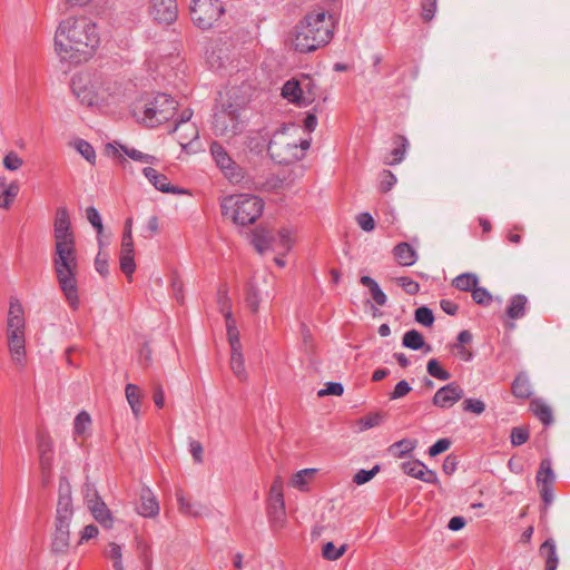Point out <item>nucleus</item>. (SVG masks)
I'll return each mask as SVG.
<instances>
[{"mask_svg":"<svg viewBox=\"0 0 570 570\" xmlns=\"http://www.w3.org/2000/svg\"><path fill=\"white\" fill-rule=\"evenodd\" d=\"M245 129V122L240 117V107L228 104L217 108L213 115L212 130L223 138H233L242 134Z\"/></svg>","mask_w":570,"mask_h":570,"instance_id":"423d86ee","label":"nucleus"},{"mask_svg":"<svg viewBox=\"0 0 570 570\" xmlns=\"http://www.w3.org/2000/svg\"><path fill=\"white\" fill-rule=\"evenodd\" d=\"M267 513L273 527L282 528L286 522L285 501H271Z\"/></svg>","mask_w":570,"mask_h":570,"instance_id":"c85d7f7f","label":"nucleus"},{"mask_svg":"<svg viewBox=\"0 0 570 570\" xmlns=\"http://www.w3.org/2000/svg\"><path fill=\"white\" fill-rule=\"evenodd\" d=\"M415 321L423 326L430 327L434 323V315L431 308L421 306L415 311Z\"/></svg>","mask_w":570,"mask_h":570,"instance_id":"864d4df0","label":"nucleus"},{"mask_svg":"<svg viewBox=\"0 0 570 570\" xmlns=\"http://www.w3.org/2000/svg\"><path fill=\"white\" fill-rule=\"evenodd\" d=\"M268 154L278 164L288 165L303 158L298 142L288 128L274 132L268 144Z\"/></svg>","mask_w":570,"mask_h":570,"instance_id":"0eeeda50","label":"nucleus"},{"mask_svg":"<svg viewBox=\"0 0 570 570\" xmlns=\"http://www.w3.org/2000/svg\"><path fill=\"white\" fill-rule=\"evenodd\" d=\"M134 509L145 518H153L159 513L158 501H134Z\"/></svg>","mask_w":570,"mask_h":570,"instance_id":"37998d69","label":"nucleus"},{"mask_svg":"<svg viewBox=\"0 0 570 570\" xmlns=\"http://www.w3.org/2000/svg\"><path fill=\"white\" fill-rule=\"evenodd\" d=\"M402 344L413 351L425 346L423 335L416 330H410L403 335Z\"/></svg>","mask_w":570,"mask_h":570,"instance_id":"c03bdc74","label":"nucleus"},{"mask_svg":"<svg viewBox=\"0 0 570 570\" xmlns=\"http://www.w3.org/2000/svg\"><path fill=\"white\" fill-rule=\"evenodd\" d=\"M346 551V544L336 548L333 542H327L323 546L322 556L326 560L335 561L340 559Z\"/></svg>","mask_w":570,"mask_h":570,"instance_id":"09e8293b","label":"nucleus"},{"mask_svg":"<svg viewBox=\"0 0 570 570\" xmlns=\"http://www.w3.org/2000/svg\"><path fill=\"white\" fill-rule=\"evenodd\" d=\"M397 263L402 266H412L417 261L415 249L407 243H400L393 249Z\"/></svg>","mask_w":570,"mask_h":570,"instance_id":"393cba45","label":"nucleus"},{"mask_svg":"<svg viewBox=\"0 0 570 570\" xmlns=\"http://www.w3.org/2000/svg\"><path fill=\"white\" fill-rule=\"evenodd\" d=\"M230 370L240 382H245L247 380L248 375L245 368V360L242 348H237L236 351L230 350Z\"/></svg>","mask_w":570,"mask_h":570,"instance_id":"2f4dec72","label":"nucleus"},{"mask_svg":"<svg viewBox=\"0 0 570 570\" xmlns=\"http://www.w3.org/2000/svg\"><path fill=\"white\" fill-rule=\"evenodd\" d=\"M556 475L552 471V462L550 459L541 460L539 471L537 473V483L541 499H552L553 483Z\"/></svg>","mask_w":570,"mask_h":570,"instance_id":"dca6fc26","label":"nucleus"},{"mask_svg":"<svg viewBox=\"0 0 570 570\" xmlns=\"http://www.w3.org/2000/svg\"><path fill=\"white\" fill-rule=\"evenodd\" d=\"M282 96L289 102L298 106H307L313 102L311 95H305L304 85L299 80L291 79L282 88Z\"/></svg>","mask_w":570,"mask_h":570,"instance_id":"f3484780","label":"nucleus"},{"mask_svg":"<svg viewBox=\"0 0 570 570\" xmlns=\"http://www.w3.org/2000/svg\"><path fill=\"white\" fill-rule=\"evenodd\" d=\"M539 553L546 559V570H557L559 559L557 556L556 543L552 539H547L540 546Z\"/></svg>","mask_w":570,"mask_h":570,"instance_id":"bb28decb","label":"nucleus"},{"mask_svg":"<svg viewBox=\"0 0 570 570\" xmlns=\"http://www.w3.org/2000/svg\"><path fill=\"white\" fill-rule=\"evenodd\" d=\"M238 57V50L234 42L220 40L207 51V63L212 69H223L233 65Z\"/></svg>","mask_w":570,"mask_h":570,"instance_id":"9b49d317","label":"nucleus"},{"mask_svg":"<svg viewBox=\"0 0 570 570\" xmlns=\"http://www.w3.org/2000/svg\"><path fill=\"white\" fill-rule=\"evenodd\" d=\"M416 446V441L411 439H403L397 442H395L392 445V449H399L400 450V456L405 455L410 452H412Z\"/></svg>","mask_w":570,"mask_h":570,"instance_id":"774afa93","label":"nucleus"},{"mask_svg":"<svg viewBox=\"0 0 570 570\" xmlns=\"http://www.w3.org/2000/svg\"><path fill=\"white\" fill-rule=\"evenodd\" d=\"M193 116V111L190 109H185L181 115L180 119L176 122L174 127V132H178L183 128L188 129V134L186 135H179V144L185 147L188 144H190L193 140L198 138V129L194 124H190V118Z\"/></svg>","mask_w":570,"mask_h":570,"instance_id":"6ab92c4d","label":"nucleus"},{"mask_svg":"<svg viewBox=\"0 0 570 570\" xmlns=\"http://www.w3.org/2000/svg\"><path fill=\"white\" fill-rule=\"evenodd\" d=\"M225 322L230 350L236 351L237 348H242L239 331L237 330L236 322L233 317L232 311L229 309L225 313Z\"/></svg>","mask_w":570,"mask_h":570,"instance_id":"473e14b6","label":"nucleus"},{"mask_svg":"<svg viewBox=\"0 0 570 570\" xmlns=\"http://www.w3.org/2000/svg\"><path fill=\"white\" fill-rule=\"evenodd\" d=\"M529 438V429L525 426H515L511 430L510 440L513 446H520L524 444Z\"/></svg>","mask_w":570,"mask_h":570,"instance_id":"3c124183","label":"nucleus"},{"mask_svg":"<svg viewBox=\"0 0 570 570\" xmlns=\"http://www.w3.org/2000/svg\"><path fill=\"white\" fill-rule=\"evenodd\" d=\"M379 471H380V465H375L371 470H360L353 476V482L358 485L364 484V483L368 482L371 479H373L377 474Z\"/></svg>","mask_w":570,"mask_h":570,"instance_id":"bf43d9fd","label":"nucleus"},{"mask_svg":"<svg viewBox=\"0 0 570 570\" xmlns=\"http://www.w3.org/2000/svg\"><path fill=\"white\" fill-rule=\"evenodd\" d=\"M86 216L92 227L97 230L98 235L102 233L104 226L100 214L95 207H88L86 209Z\"/></svg>","mask_w":570,"mask_h":570,"instance_id":"680f3d73","label":"nucleus"},{"mask_svg":"<svg viewBox=\"0 0 570 570\" xmlns=\"http://www.w3.org/2000/svg\"><path fill=\"white\" fill-rule=\"evenodd\" d=\"M512 394L519 399H529L532 394V387L525 373H519L511 386Z\"/></svg>","mask_w":570,"mask_h":570,"instance_id":"7c9ffc66","label":"nucleus"},{"mask_svg":"<svg viewBox=\"0 0 570 570\" xmlns=\"http://www.w3.org/2000/svg\"><path fill=\"white\" fill-rule=\"evenodd\" d=\"M100 45L97 23L86 16L63 19L55 33V50L71 63L87 61Z\"/></svg>","mask_w":570,"mask_h":570,"instance_id":"f257e3e1","label":"nucleus"},{"mask_svg":"<svg viewBox=\"0 0 570 570\" xmlns=\"http://www.w3.org/2000/svg\"><path fill=\"white\" fill-rule=\"evenodd\" d=\"M334 29V17L324 9H314L297 24L294 47L299 52L314 51L331 41Z\"/></svg>","mask_w":570,"mask_h":570,"instance_id":"f03ea898","label":"nucleus"},{"mask_svg":"<svg viewBox=\"0 0 570 570\" xmlns=\"http://www.w3.org/2000/svg\"><path fill=\"white\" fill-rule=\"evenodd\" d=\"M149 13L161 24L173 23L178 16L176 0H150Z\"/></svg>","mask_w":570,"mask_h":570,"instance_id":"ddd939ff","label":"nucleus"},{"mask_svg":"<svg viewBox=\"0 0 570 570\" xmlns=\"http://www.w3.org/2000/svg\"><path fill=\"white\" fill-rule=\"evenodd\" d=\"M360 282L363 286L368 288L373 301L379 306H384L386 304L387 297L385 293L381 289L376 281H374L370 276H362Z\"/></svg>","mask_w":570,"mask_h":570,"instance_id":"72a5a7b5","label":"nucleus"},{"mask_svg":"<svg viewBox=\"0 0 570 570\" xmlns=\"http://www.w3.org/2000/svg\"><path fill=\"white\" fill-rule=\"evenodd\" d=\"M464 396L463 389L455 382H451L440 387L433 399L434 406L440 409H450Z\"/></svg>","mask_w":570,"mask_h":570,"instance_id":"4468645a","label":"nucleus"},{"mask_svg":"<svg viewBox=\"0 0 570 570\" xmlns=\"http://www.w3.org/2000/svg\"><path fill=\"white\" fill-rule=\"evenodd\" d=\"M71 89L78 100L88 107H100L107 104L109 91L98 81H90L87 76H75Z\"/></svg>","mask_w":570,"mask_h":570,"instance_id":"6e6552de","label":"nucleus"},{"mask_svg":"<svg viewBox=\"0 0 570 570\" xmlns=\"http://www.w3.org/2000/svg\"><path fill=\"white\" fill-rule=\"evenodd\" d=\"M120 269L126 274V276L131 277L136 271L134 255H120Z\"/></svg>","mask_w":570,"mask_h":570,"instance_id":"69168bd1","label":"nucleus"},{"mask_svg":"<svg viewBox=\"0 0 570 570\" xmlns=\"http://www.w3.org/2000/svg\"><path fill=\"white\" fill-rule=\"evenodd\" d=\"M105 557L112 561L114 570H125L122 563V547L116 542H110L105 550Z\"/></svg>","mask_w":570,"mask_h":570,"instance_id":"ea45409f","label":"nucleus"},{"mask_svg":"<svg viewBox=\"0 0 570 570\" xmlns=\"http://www.w3.org/2000/svg\"><path fill=\"white\" fill-rule=\"evenodd\" d=\"M222 215L235 224L246 226L254 224L264 209L262 198L250 194L228 195L220 202Z\"/></svg>","mask_w":570,"mask_h":570,"instance_id":"39448f33","label":"nucleus"},{"mask_svg":"<svg viewBox=\"0 0 570 570\" xmlns=\"http://www.w3.org/2000/svg\"><path fill=\"white\" fill-rule=\"evenodd\" d=\"M53 267L60 289L72 309L79 306L77 287L78 262L75 243L55 244Z\"/></svg>","mask_w":570,"mask_h":570,"instance_id":"7ed1b4c3","label":"nucleus"},{"mask_svg":"<svg viewBox=\"0 0 570 570\" xmlns=\"http://www.w3.org/2000/svg\"><path fill=\"white\" fill-rule=\"evenodd\" d=\"M176 111V101L167 94H158L146 104L141 121L148 127H156L168 121Z\"/></svg>","mask_w":570,"mask_h":570,"instance_id":"1a4fd4ad","label":"nucleus"},{"mask_svg":"<svg viewBox=\"0 0 570 570\" xmlns=\"http://www.w3.org/2000/svg\"><path fill=\"white\" fill-rule=\"evenodd\" d=\"M317 469H303L294 473L289 480V485L301 491H306L308 484L314 480Z\"/></svg>","mask_w":570,"mask_h":570,"instance_id":"a878e982","label":"nucleus"},{"mask_svg":"<svg viewBox=\"0 0 570 570\" xmlns=\"http://www.w3.org/2000/svg\"><path fill=\"white\" fill-rule=\"evenodd\" d=\"M78 520V512L71 501H58L55 518V527L69 529L73 521Z\"/></svg>","mask_w":570,"mask_h":570,"instance_id":"412c9836","label":"nucleus"},{"mask_svg":"<svg viewBox=\"0 0 570 570\" xmlns=\"http://www.w3.org/2000/svg\"><path fill=\"white\" fill-rule=\"evenodd\" d=\"M126 392V399L131 407L132 414L135 417H138L140 415V400L141 394L139 391V387L136 384L128 383L125 389Z\"/></svg>","mask_w":570,"mask_h":570,"instance_id":"4c0bfd02","label":"nucleus"},{"mask_svg":"<svg viewBox=\"0 0 570 570\" xmlns=\"http://www.w3.org/2000/svg\"><path fill=\"white\" fill-rule=\"evenodd\" d=\"M344 392V387L341 383L338 382H328L326 383V387L323 389V390H320L317 395L320 397L322 396H325V395H335V396H340L342 395Z\"/></svg>","mask_w":570,"mask_h":570,"instance_id":"338daca9","label":"nucleus"},{"mask_svg":"<svg viewBox=\"0 0 570 570\" xmlns=\"http://www.w3.org/2000/svg\"><path fill=\"white\" fill-rule=\"evenodd\" d=\"M528 298L522 294L513 295L507 307L505 314L510 320H519L524 316Z\"/></svg>","mask_w":570,"mask_h":570,"instance_id":"cd10ccee","label":"nucleus"},{"mask_svg":"<svg viewBox=\"0 0 570 570\" xmlns=\"http://www.w3.org/2000/svg\"><path fill=\"white\" fill-rule=\"evenodd\" d=\"M479 283V278L473 273H464L453 279V286L460 291H473Z\"/></svg>","mask_w":570,"mask_h":570,"instance_id":"79ce46f5","label":"nucleus"},{"mask_svg":"<svg viewBox=\"0 0 570 570\" xmlns=\"http://www.w3.org/2000/svg\"><path fill=\"white\" fill-rule=\"evenodd\" d=\"M121 149L126 156H128L130 159H132L135 161L144 163V164H155L157 161V158L155 156L145 154L135 148L121 146Z\"/></svg>","mask_w":570,"mask_h":570,"instance_id":"49530a36","label":"nucleus"},{"mask_svg":"<svg viewBox=\"0 0 570 570\" xmlns=\"http://www.w3.org/2000/svg\"><path fill=\"white\" fill-rule=\"evenodd\" d=\"M89 509L95 520L99 522L104 528H112L114 517L105 501H92V504L89 507Z\"/></svg>","mask_w":570,"mask_h":570,"instance_id":"5701e85b","label":"nucleus"},{"mask_svg":"<svg viewBox=\"0 0 570 570\" xmlns=\"http://www.w3.org/2000/svg\"><path fill=\"white\" fill-rule=\"evenodd\" d=\"M70 547V530L55 527L51 549L56 554H67Z\"/></svg>","mask_w":570,"mask_h":570,"instance_id":"b1692460","label":"nucleus"},{"mask_svg":"<svg viewBox=\"0 0 570 570\" xmlns=\"http://www.w3.org/2000/svg\"><path fill=\"white\" fill-rule=\"evenodd\" d=\"M19 193V185L17 183H6L0 178V208L8 209Z\"/></svg>","mask_w":570,"mask_h":570,"instance_id":"c756f323","label":"nucleus"},{"mask_svg":"<svg viewBox=\"0 0 570 570\" xmlns=\"http://www.w3.org/2000/svg\"><path fill=\"white\" fill-rule=\"evenodd\" d=\"M473 301L483 306H489L492 302V295L484 287H478L472 291Z\"/></svg>","mask_w":570,"mask_h":570,"instance_id":"4d7b16f0","label":"nucleus"},{"mask_svg":"<svg viewBox=\"0 0 570 570\" xmlns=\"http://www.w3.org/2000/svg\"><path fill=\"white\" fill-rule=\"evenodd\" d=\"M53 234L56 244L75 243V236L71 230L70 217L66 207H60L57 209L53 224Z\"/></svg>","mask_w":570,"mask_h":570,"instance_id":"2eb2a0df","label":"nucleus"},{"mask_svg":"<svg viewBox=\"0 0 570 570\" xmlns=\"http://www.w3.org/2000/svg\"><path fill=\"white\" fill-rule=\"evenodd\" d=\"M428 373L438 380L448 381L451 377L450 372L444 370L436 358H431L426 364Z\"/></svg>","mask_w":570,"mask_h":570,"instance_id":"a18cd8bd","label":"nucleus"},{"mask_svg":"<svg viewBox=\"0 0 570 570\" xmlns=\"http://www.w3.org/2000/svg\"><path fill=\"white\" fill-rule=\"evenodd\" d=\"M95 268L101 276H107L108 269V254L99 250L95 259Z\"/></svg>","mask_w":570,"mask_h":570,"instance_id":"0e129e2a","label":"nucleus"},{"mask_svg":"<svg viewBox=\"0 0 570 570\" xmlns=\"http://www.w3.org/2000/svg\"><path fill=\"white\" fill-rule=\"evenodd\" d=\"M272 244L277 247L276 253L281 255L287 254L293 245L291 230L286 228L281 229L277 236H274Z\"/></svg>","mask_w":570,"mask_h":570,"instance_id":"e433bc0d","label":"nucleus"},{"mask_svg":"<svg viewBox=\"0 0 570 570\" xmlns=\"http://www.w3.org/2000/svg\"><path fill=\"white\" fill-rule=\"evenodd\" d=\"M223 13L224 7L219 0H191V20L203 30L212 28Z\"/></svg>","mask_w":570,"mask_h":570,"instance_id":"9d476101","label":"nucleus"},{"mask_svg":"<svg viewBox=\"0 0 570 570\" xmlns=\"http://www.w3.org/2000/svg\"><path fill=\"white\" fill-rule=\"evenodd\" d=\"M24 331L26 321L23 306L17 297H11L7 317V338L11 358L19 367H24L26 365Z\"/></svg>","mask_w":570,"mask_h":570,"instance_id":"20e7f679","label":"nucleus"},{"mask_svg":"<svg viewBox=\"0 0 570 570\" xmlns=\"http://www.w3.org/2000/svg\"><path fill=\"white\" fill-rule=\"evenodd\" d=\"M52 453L39 455L42 482L46 484L50 478Z\"/></svg>","mask_w":570,"mask_h":570,"instance_id":"052dcab7","label":"nucleus"},{"mask_svg":"<svg viewBox=\"0 0 570 570\" xmlns=\"http://www.w3.org/2000/svg\"><path fill=\"white\" fill-rule=\"evenodd\" d=\"M2 165L7 170L16 171L22 167L23 159L16 151H9L4 155Z\"/></svg>","mask_w":570,"mask_h":570,"instance_id":"603ef678","label":"nucleus"},{"mask_svg":"<svg viewBox=\"0 0 570 570\" xmlns=\"http://www.w3.org/2000/svg\"><path fill=\"white\" fill-rule=\"evenodd\" d=\"M393 142L395 145V147L391 151V156L393 158L391 160H385V164L391 166L400 164L403 160L409 146L407 139L402 135H396L393 138Z\"/></svg>","mask_w":570,"mask_h":570,"instance_id":"f704fd0d","label":"nucleus"},{"mask_svg":"<svg viewBox=\"0 0 570 570\" xmlns=\"http://www.w3.org/2000/svg\"><path fill=\"white\" fill-rule=\"evenodd\" d=\"M178 510L187 517H200L208 512L206 505L202 501H177Z\"/></svg>","mask_w":570,"mask_h":570,"instance_id":"c9c22d12","label":"nucleus"},{"mask_svg":"<svg viewBox=\"0 0 570 570\" xmlns=\"http://www.w3.org/2000/svg\"><path fill=\"white\" fill-rule=\"evenodd\" d=\"M384 421V414L376 412L368 414L362 419H360V430L365 431L375 426L381 425V423Z\"/></svg>","mask_w":570,"mask_h":570,"instance_id":"8fccbe9b","label":"nucleus"},{"mask_svg":"<svg viewBox=\"0 0 570 570\" xmlns=\"http://www.w3.org/2000/svg\"><path fill=\"white\" fill-rule=\"evenodd\" d=\"M75 148L86 160H88L90 164H95L96 151L88 141L83 139H77L75 141Z\"/></svg>","mask_w":570,"mask_h":570,"instance_id":"de8ad7c7","label":"nucleus"},{"mask_svg":"<svg viewBox=\"0 0 570 570\" xmlns=\"http://www.w3.org/2000/svg\"><path fill=\"white\" fill-rule=\"evenodd\" d=\"M209 149L216 165L230 183H239L244 178L242 168L232 159L219 142H212Z\"/></svg>","mask_w":570,"mask_h":570,"instance_id":"f8f14e48","label":"nucleus"},{"mask_svg":"<svg viewBox=\"0 0 570 570\" xmlns=\"http://www.w3.org/2000/svg\"><path fill=\"white\" fill-rule=\"evenodd\" d=\"M401 468L405 474L413 476L415 479L422 480L424 482L433 483L436 480V474L432 470H429L419 460L403 462Z\"/></svg>","mask_w":570,"mask_h":570,"instance_id":"aec40b11","label":"nucleus"},{"mask_svg":"<svg viewBox=\"0 0 570 570\" xmlns=\"http://www.w3.org/2000/svg\"><path fill=\"white\" fill-rule=\"evenodd\" d=\"M396 183V177L390 170H384L380 178V190L382 193L390 191Z\"/></svg>","mask_w":570,"mask_h":570,"instance_id":"e2e57ef3","label":"nucleus"},{"mask_svg":"<svg viewBox=\"0 0 570 570\" xmlns=\"http://www.w3.org/2000/svg\"><path fill=\"white\" fill-rule=\"evenodd\" d=\"M530 409L533 412V414L544 424L549 425L553 417H552V411L549 405H547L541 400H534L530 403Z\"/></svg>","mask_w":570,"mask_h":570,"instance_id":"58836bf2","label":"nucleus"},{"mask_svg":"<svg viewBox=\"0 0 570 570\" xmlns=\"http://www.w3.org/2000/svg\"><path fill=\"white\" fill-rule=\"evenodd\" d=\"M142 174L149 180V183L161 193L178 195L186 193L184 189L173 186L165 175L159 174L151 167H145L142 169Z\"/></svg>","mask_w":570,"mask_h":570,"instance_id":"a211bd4d","label":"nucleus"},{"mask_svg":"<svg viewBox=\"0 0 570 570\" xmlns=\"http://www.w3.org/2000/svg\"><path fill=\"white\" fill-rule=\"evenodd\" d=\"M436 0H421L422 19L430 22L436 12Z\"/></svg>","mask_w":570,"mask_h":570,"instance_id":"13d9d810","label":"nucleus"},{"mask_svg":"<svg viewBox=\"0 0 570 570\" xmlns=\"http://www.w3.org/2000/svg\"><path fill=\"white\" fill-rule=\"evenodd\" d=\"M91 417L88 412L81 411L75 419L73 433L76 436L86 438L89 434Z\"/></svg>","mask_w":570,"mask_h":570,"instance_id":"a19ab883","label":"nucleus"},{"mask_svg":"<svg viewBox=\"0 0 570 570\" xmlns=\"http://www.w3.org/2000/svg\"><path fill=\"white\" fill-rule=\"evenodd\" d=\"M273 239L274 235L263 227H257L252 234V244L259 254L277 249V247L272 244Z\"/></svg>","mask_w":570,"mask_h":570,"instance_id":"4be33fe9","label":"nucleus"},{"mask_svg":"<svg viewBox=\"0 0 570 570\" xmlns=\"http://www.w3.org/2000/svg\"><path fill=\"white\" fill-rule=\"evenodd\" d=\"M396 284L401 286L404 292L409 295H415L420 291V285L417 282L413 281L407 276H401L395 279Z\"/></svg>","mask_w":570,"mask_h":570,"instance_id":"5fc2aeb1","label":"nucleus"},{"mask_svg":"<svg viewBox=\"0 0 570 570\" xmlns=\"http://www.w3.org/2000/svg\"><path fill=\"white\" fill-rule=\"evenodd\" d=\"M462 409L465 412L474 413L476 415H480L485 410V404L483 401L479 399H465L462 403Z\"/></svg>","mask_w":570,"mask_h":570,"instance_id":"6e6d98bb","label":"nucleus"}]
</instances>
